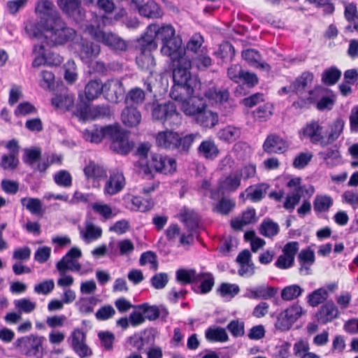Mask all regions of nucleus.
Instances as JSON below:
<instances>
[{"label": "nucleus", "mask_w": 358, "mask_h": 358, "mask_svg": "<svg viewBox=\"0 0 358 358\" xmlns=\"http://www.w3.org/2000/svg\"><path fill=\"white\" fill-rule=\"evenodd\" d=\"M41 157V151L40 148H35L32 149H25L24 155L22 157L23 162L29 166H32L38 162Z\"/></svg>", "instance_id": "obj_57"}, {"label": "nucleus", "mask_w": 358, "mask_h": 358, "mask_svg": "<svg viewBox=\"0 0 358 358\" xmlns=\"http://www.w3.org/2000/svg\"><path fill=\"white\" fill-rule=\"evenodd\" d=\"M273 105L266 103L257 107L252 111V116L255 121L263 122L270 118L273 114Z\"/></svg>", "instance_id": "obj_47"}, {"label": "nucleus", "mask_w": 358, "mask_h": 358, "mask_svg": "<svg viewBox=\"0 0 358 358\" xmlns=\"http://www.w3.org/2000/svg\"><path fill=\"white\" fill-rule=\"evenodd\" d=\"M20 164L18 156L4 154L1 156L0 167L4 171H15Z\"/></svg>", "instance_id": "obj_54"}, {"label": "nucleus", "mask_w": 358, "mask_h": 358, "mask_svg": "<svg viewBox=\"0 0 358 358\" xmlns=\"http://www.w3.org/2000/svg\"><path fill=\"white\" fill-rule=\"evenodd\" d=\"M103 93V83L99 79L90 80L85 85V96L88 102H90Z\"/></svg>", "instance_id": "obj_31"}, {"label": "nucleus", "mask_w": 358, "mask_h": 358, "mask_svg": "<svg viewBox=\"0 0 358 358\" xmlns=\"http://www.w3.org/2000/svg\"><path fill=\"white\" fill-rule=\"evenodd\" d=\"M198 273L194 268H180L176 271V278L177 282L182 285L195 284Z\"/></svg>", "instance_id": "obj_42"}, {"label": "nucleus", "mask_w": 358, "mask_h": 358, "mask_svg": "<svg viewBox=\"0 0 358 358\" xmlns=\"http://www.w3.org/2000/svg\"><path fill=\"white\" fill-rule=\"evenodd\" d=\"M182 38L179 35L162 43L161 52L170 58L171 61L185 57V52L182 48Z\"/></svg>", "instance_id": "obj_16"}, {"label": "nucleus", "mask_w": 358, "mask_h": 358, "mask_svg": "<svg viewBox=\"0 0 358 358\" xmlns=\"http://www.w3.org/2000/svg\"><path fill=\"white\" fill-rule=\"evenodd\" d=\"M329 297V293L325 288H318L310 293L308 298V303L312 307H316L325 301Z\"/></svg>", "instance_id": "obj_49"}, {"label": "nucleus", "mask_w": 358, "mask_h": 358, "mask_svg": "<svg viewBox=\"0 0 358 358\" xmlns=\"http://www.w3.org/2000/svg\"><path fill=\"white\" fill-rule=\"evenodd\" d=\"M204 95L210 101L223 103L228 101L230 94L227 89H218L216 87H212L204 92Z\"/></svg>", "instance_id": "obj_35"}, {"label": "nucleus", "mask_w": 358, "mask_h": 358, "mask_svg": "<svg viewBox=\"0 0 358 358\" xmlns=\"http://www.w3.org/2000/svg\"><path fill=\"white\" fill-rule=\"evenodd\" d=\"M60 10L68 17L76 22H81L85 17V11L82 8L81 0H57Z\"/></svg>", "instance_id": "obj_13"}, {"label": "nucleus", "mask_w": 358, "mask_h": 358, "mask_svg": "<svg viewBox=\"0 0 358 358\" xmlns=\"http://www.w3.org/2000/svg\"><path fill=\"white\" fill-rule=\"evenodd\" d=\"M137 164L139 173L147 179L154 178L155 173L173 174L177 169V162L174 158L159 153L151 154L147 160L138 161Z\"/></svg>", "instance_id": "obj_2"}, {"label": "nucleus", "mask_w": 358, "mask_h": 358, "mask_svg": "<svg viewBox=\"0 0 358 358\" xmlns=\"http://www.w3.org/2000/svg\"><path fill=\"white\" fill-rule=\"evenodd\" d=\"M126 185V179L123 173L119 170L109 171L103 192L105 195L113 196L122 192Z\"/></svg>", "instance_id": "obj_11"}, {"label": "nucleus", "mask_w": 358, "mask_h": 358, "mask_svg": "<svg viewBox=\"0 0 358 358\" xmlns=\"http://www.w3.org/2000/svg\"><path fill=\"white\" fill-rule=\"evenodd\" d=\"M242 57L248 63L249 65L255 68H259L268 72L271 66L266 62H261V55L259 51L249 48L242 52Z\"/></svg>", "instance_id": "obj_27"}, {"label": "nucleus", "mask_w": 358, "mask_h": 358, "mask_svg": "<svg viewBox=\"0 0 358 358\" xmlns=\"http://www.w3.org/2000/svg\"><path fill=\"white\" fill-rule=\"evenodd\" d=\"M166 129L164 131H159L155 136L156 145L163 149L176 151L180 154L189 153L194 141L201 138L199 133H192L184 134Z\"/></svg>", "instance_id": "obj_1"}, {"label": "nucleus", "mask_w": 358, "mask_h": 358, "mask_svg": "<svg viewBox=\"0 0 358 358\" xmlns=\"http://www.w3.org/2000/svg\"><path fill=\"white\" fill-rule=\"evenodd\" d=\"M145 99V92L140 87L131 88L126 96V101L131 104L139 105L143 103Z\"/></svg>", "instance_id": "obj_53"}, {"label": "nucleus", "mask_w": 358, "mask_h": 358, "mask_svg": "<svg viewBox=\"0 0 358 358\" xmlns=\"http://www.w3.org/2000/svg\"><path fill=\"white\" fill-rule=\"evenodd\" d=\"M51 103L56 108L66 111L73 106L74 99L72 95L66 93L56 94L52 99Z\"/></svg>", "instance_id": "obj_37"}, {"label": "nucleus", "mask_w": 358, "mask_h": 358, "mask_svg": "<svg viewBox=\"0 0 358 358\" xmlns=\"http://www.w3.org/2000/svg\"><path fill=\"white\" fill-rule=\"evenodd\" d=\"M151 33H148V27L144 34L136 40L135 50L138 54H152L157 48V43Z\"/></svg>", "instance_id": "obj_20"}, {"label": "nucleus", "mask_w": 358, "mask_h": 358, "mask_svg": "<svg viewBox=\"0 0 358 358\" xmlns=\"http://www.w3.org/2000/svg\"><path fill=\"white\" fill-rule=\"evenodd\" d=\"M197 152L207 159H215L220 153V150L212 138H207L201 141L197 148Z\"/></svg>", "instance_id": "obj_26"}, {"label": "nucleus", "mask_w": 358, "mask_h": 358, "mask_svg": "<svg viewBox=\"0 0 358 358\" xmlns=\"http://www.w3.org/2000/svg\"><path fill=\"white\" fill-rule=\"evenodd\" d=\"M263 150L268 154H284L287 152L289 144L286 140L276 134H269L264 141Z\"/></svg>", "instance_id": "obj_15"}, {"label": "nucleus", "mask_w": 358, "mask_h": 358, "mask_svg": "<svg viewBox=\"0 0 358 358\" xmlns=\"http://www.w3.org/2000/svg\"><path fill=\"white\" fill-rule=\"evenodd\" d=\"M236 51L233 45L229 41H224L220 46L215 55L223 61L231 62L235 57Z\"/></svg>", "instance_id": "obj_51"}, {"label": "nucleus", "mask_w": 358, "mask_h": 358, "mask_svg": "<svg viewBox=\"0 0 358 358\" xmlns=\"http://www.w3.org/2000/svg\"><path fill=\"white\" fill-rule=\"evenodd\" d=\"M194 121L202 129L208 130L214 128L218 124L219 115L217 113L206 108Z\"/></svg>", "instance_id": "obj_22"}, {"label": "nucleus", "mask_w": 358, "mask_h": 358, "mask_svg": "<svg viewBox=\"0 0 358 358\" xmlns=\"http://www.w3.org/2000/svg\"><path fill=\"white\" fill-rule=\"evenodd\" d=\"M54 8V4L51 1L43 0L39 1L36 7V11L40 13L43 16L44 19H47L49 17L59 16L58 15H52V10Z\"/></svg>", "instance_id": "obj_56"}, {"label": "nucleus", "mask_w": 358, "mask_h": 358, "mask_svg": "<svg viewBox=\"0 0 358 358\" xmlns=\"http://www.w3.org/2000/svg\"><path fill=\"white\" fill-rule=\"evenodd\" d=\"M98 337L100 340L101 346L106 351H110L113 348V343L115 340V335L108 331H100L98 334Z\"/></svg>", "instance_id": "obj_59"}, {"label": "nucleus", "mask_w": 358, "mask_h": 358, "mask_svg": "<svg viewBox=\"0 0 358 358\" xmlns=\"http://www.w3.org/2000/svg\"><path fill=\"white\" fill-rule=\"evenodd\" d=\"M151 115L154 120L173 129L178 128L182 124V115L171 101L164 103L153 101L151 103Z\"/></svg>", "instance_id": "obj_4"}, {"label": "nucleus", "mask_w": 358, "mask_h": 358, "mask_svg": "<svg viewBox=\"0 0 358 358\" xmlns=\"http://www.w3.org/2000/svg\"><path fill=\"white\" fill-rule=\"evenodd\" d=\"M332 205L333 200L327 195H317L313 201V208L316 213L328 211Z\"/></svg>", "instance_id": "obj_52"}, {"label": "nucleus", "mask_w": 358, "mask_h": 358, "mask_svg": "<svg viewBox=\"0 0 358 358\" xmlns=\"http://www.w3.org/2000/svg\"><path fill=\"white\" fill-rule=\"evenodd\" d=\"M323 129L324 127L318 120H312L299 131V136L301 140L308 139L313 144L320 143L324 146Z\"/></svg>", "instance_id": "obj_10"}, {"label": "nucleus", "mask_w": 358, "mask_h": 358, "mask_svg": "<svg viewBox=\"0 0 358 358\" xmlns=\"http://www.w3.org/2000/svg\"><path fill=\"white\" fill-rule=\"evenodd\" d=\"M240 291L239 287L236 284H230L228 282H222L217 289V292L222 296L234 297Z\"/></svg>", "instance_id": "obj_60"}, {"label": "nucleus", "mask_w": 358, "mask_h": 358, "mask_svg": "<svg viewBox=\"0 0 358 358\" xmlns=\"http://www.w3.org/2000/svg\"><path fill=\"white\" fill-rule=\"evenodd\" d=\"M147 27L148 33H151L150 34L153 36L155 40L157 38L162 41V43L176 36V30L171 24H164L159 27L157 23H152Z\"/></svg>", "instance_id": "obj_23"}, {"label": "nucleus", "mask_w": 358, "mask_h": 358, "mask_svg": "<svg viewBox=\"0 0 358 358\" xmlns=\"http://www.w3.org/2000/svg\"><path fill=\"white\" fill-rule=\"evenodd\" d=\"M113 124L104 127L98 126L96 124L86 129L83 132V137L87 141L94 143H100L103 138L108 139V130L112 127Z\"/></svg>", "instance_id": "obj_21"}, {"label": "nucleus", "mask_w": 358, "mask_h": 358, "mask_svg": "<svg viewBox=\"0 0 358 358\" xmlns=\"http://www.w3.org/2000/svg\"><path fill=\"white\" fill-rule=\"evenodd\" d=\"M53 179L58 186L68 188L72 185V176L66 170H60L56 172Z\"/></svg>", "instance_id": "obj_55"}, {"label": "nucleus", "mask_w": 358, "mask_h": 358, "mask_svg": "<svg viewBox=\"0 0 358 358\" xmlns=\"http://www.w3.org/2000/svg\"><path fill=\"white\" fill-rule=\"evenodd\" d=\"M70 338L72 349L79 357L85 358L92 355V350L86 344V334L81 329H75Z\"/></svg>", "instance_id": "obj_12"}, {"label": "nucleus", "mask_w": 358, "mask_h": 358, "mask_svg": "<svg viewBox=\"0 0 358 358\" xmlns=\"http://www.w3.org/2000/svg\"><path fill=\"white\" fill-rule=\"evenodd\" d=\"M313 78L314 76L312 72L308 71L302 72V73L296 78L291 83V90H292V93L297 94L298 92H303L308 85L312 83Z\"/></svg>", "instance_id": "obj_33"}, {"label": "nucleus", "mask_w": 358, "mask_h": 358, "mask_svg": "<svg viewBox=\"0 0 358 358\" xmlns=\"http://www.w3.org/2000/svg\"><path fill=\"white\" fill-rule=\"evenodd\" d=\"M87 30L90 36L97 42L101 43L112 49L124 51L127 45L124 40L118 37L112 32H106L101 30L99 27L94 25L87 27Z\"/></svg>", "instance_id": "obj_7"}, {"label": "nucleus", "mask_w": 358, "mask_h": 358, "mask_svg": "<svg viewBox=\"0 0 358 358\" xmlns=\"http://www.w3.org/2000/svg\"><path fill=\"white\" fill-rule=\"evenodd\" d=\"M338 308L333 301H327L318 309L315 317L319 324H326L339 317Z\"/></svg>", "instance_id": "obj_17"}, {"label": "nucleus", "mask_w": 358, "mask_h": 358, "mask_svg": "<svg viewBox=\"0 0 358 358\" xmlns=\"http://www.w3.org/2000/svg\"><path fill=\"white\" fill-rule=\"evenodd\" d=\"M278 288L271 286H258L249 291V296L254 299H270L278 293Z\"/></svg>", "instance_id": "obj_34"}, {"label": "nucleus", "mask_w": 358, "mask_h": 358, "mask_svg": "<svg viewBox=\"0 0 358 358\" xmlns=\"http://www.w3.org/2000/svg\"><path fill=\"white\" fill-rule=\"evenodd\" d=\"M122 83L118 80H108L103 83V94L108 101L117 102L121 94Z\"/></svg>", "instance_id": "obj_30"}, {"label": "nucleus", "mask_w": 358, "mask_h": 358, "mask_svg": "<svg viewBox=\"0 0 358 358\" xmlns=\"http://www.w3.org/2000/svg\"><path fill=\"white\" fill-rule=\"evenodd\" d=\"M236 203L233 199L222 197L213 208V211L222 215H227L233 210Z\"/></svg>", "instance_id": "obj_50"}, {"label": "nucleus", "mask_w": 358, "mask_h": 358, "mask_svg": "<svg viewBox=\"0 0 358 358\" xmlns=\"http://www.w3.org/2000/svg\"><path fill=\"white\" fill-rule=\"evenodd\" d=\"M15 307L21 314L22 313H30L36 308V303L31 301L29 299L22 298L14 301Z\"/></svg>", "instance_id": "obj_58"}, {"label": "nucleus", "mask_w": 358, "mask_h": 358, "mask_svg": "<svg viewBox=\"0 0 358 358\" xmlns=\"http://www.w3.org/2000/svg\"><path fill=\"white\" fill-rule=\"evenodd\" d=\"M345 121L342 118L336 119L330 126V132L327 140L324 139V146L336 141L343 133Z\"/></svg>", "instance_id": "obj_40"}, {"label": "nucleus", "mask_w": 358, "mask_h": 358, "mask_svg": "<svg viewBox=\"0 0 358 358\" xmlns=\"http://www.w3.org/2000/svg\"><path fill=\"white\" fill-rule=\"evenodd\" d=\"M303 292V289L299 285L293 284L285 286L280 293L281 299L285 301H290L299 298Z\"/></svg>", "instance_id": "obj_45"}, {"label": "nucleus", "mask_w": 358, "mask_h": 358, "mask_svg": "<svg viewBox=\"0 0 358 358\" xmlns=\"http://www.w3.org/2000/svg\"><path fill=\"white\" fill-rule=\"evenodd\" d=\"M46 22V19L41 17L39 22H29L25 25V31L29 36L31 38H41L42 36H45V28L44 23Z\"/></svg>", "instance_id": "obj_43"}, {"label": "nucleus", "mask_w": 358, "mask_h": 358, "mask_svg": "<svg viewBox=\"0 0 358 358\" xmlns=\"http://www.w3.org/2000/svg\"><path fill=\"white\" fill-rule=\"evenodd\" d=\"M27 201L25 198L22 199V203L26 206L27 209L33 215H41L43 213L42 203L40 199L37 198H29L27 199V203L25 204L24 201Z\"/></svg>", "instance_id": "obj_62"}, {"label": "nucleus", "mask_w": 358, "mask_h": 358, "mask_svg": "<svg viewBox=\"0 0 358 358\" xmlns=\"http://www.w3.org/2000/svg\"><path fill=\"white\" fill-rule=\"evenodd\" d=\"M195 87L196 85H192V83H174L171 89L170 96L183 103L193 96Z\"/></svg>", "instance_id": "obj_18"}, {"label": "nucleus", "mask_w": 358, "mask_h": 358, "mask_svg": "<svg viewBox=\"0 0 358 358\" xmlns=\"http://www.w3.org/2000/svg\"><path fill=\"white\" fill-rule=\"evenodd\" d=\"M84 173L88 180H99L107 178L106 170L103 166H101L94 162H90L84 169Z\"/></svg>", "instance_id": "obj_32"}, {"label": "nucleus", "mask_w": 358, "mask_h": 358, "mask_svg": "<svg viewBox=\"0 0 358 358\" xmlns=\"http://www.w3.org/2000/svg\"><path fill=\"white\" fill-rule=\"evenodd\" d=\"M110 149L117 154L127 155L134 148V143L129 140V131L122 129L118 123L113 124L108 130Z\"/></svg>", "instance_id": "obj_6"}, {"label": "nucleus", "mask_w": 358, "mask_h": 358, "mask_svg": "<svg viewBox=\"0 0 358 358\" xmlns=\"http://www.w3.org/2000/svg\"><path fill=\"white\" fill-rule=\"evenodd\" d=\"M242 174L238 172L231 173L225 176L223 178L219 180L217 190L211 191V198L214 199V195L217 192L224 194L226 192H236L241 184Z\"/></svg>", "instance_id": "obj_14"}, {"label": "nucleus", "mask_w": 358, "mask_h": 358, "mask_svg": "<svg viewBox=\"0 0 358 358\" xmlns=\"http://www.w3.org/2000/svg\"><path fill=\"white\" fill-rule=\"evenodd\" d=\"M179 220L186 227L187 231H195L200 222L199 215L194 210L187 208H183L179 213Z\"/></svg>", "instance_id": "obj_28"}, {"label": "nucleus", "mask_w": 358, "mask_h": 358, "mask_svg": "<svg viewBox=\"0 0 358 358\" xmlns=\"http://www.w3.org/2000/svg\"><path fill=\"white\" fill-rule=\"evenodd\" d=\"M204 42L203 37L199 34H194L187 43L186 49L194 53H196Z\"/></svg>", "instance_id": "obj_63"}, {"label": "nucleus", "mask_w": 358, "mask_h": 358, "mask_svg": "<svg viewBox=\"0 0 358 358\" xmlns=\"http://www.w3.org/2000/svg\"><path fill=\"white\" fill-rule=\"evenodd\" d=\"M136 62L142 71H150V73L156 64L152 54H138L136 57Z\"/></svg>", "instance_id": "obj_48"}, {"label": "nucleus", "mask_w": 358, "mask_h": 358, "mask_svg": "<svg viewBox=\"0 0 358 358\" xmlns=\"http://www.w3.org/2000/svg\"><path fill=\"white\" fill-rule=\"evenodd\" d=\"M43 26L47 43L52 46L71 41L76 35V31L69 27L60 16L49 17Z\"/></svg>", "instance_id": "obj_3"}, {"label": "nucleus", "mask_w": 358, "mask_h": 358, "mask_svg": "<svg viewBox=\"0 0 358 358\" xmlns=\"http://www.w3.org/2000/svg\"><path fill=\"white\" fill-rule=\"evenodd\" d=\"M302 314V307L298 304H294L279 313L275 322V327L282 331H287Z\"/></svg>", "instance_id": "obj_9"}, {"label": "nucleus", "mask_w": 358, "mask_h": 358, "mask_svg": "<svg viewBox=\"0 0 358 358\" xmlns=\"http://www.w3.org/2000/svg\"><path fill=\"white\" fill-rule=\"evenodd\" d=\"M100 52V46L92 42L85 41L82 43L80 49V59L84 62H88L96 57Z\"/></svg>", "instance_id": "obj_38"}, {"label": "nucleus", "mask_w": 358, "mask_h": 358, "mask_svg": "<svg viewBox=\"0 0 358 358\" xmlns=\"http://www.w3.org/2000/svg\"><path fill=\"white\" fill-rule=\"evenodd\" d=\"M139 14L147 18H160L164 13L159 6L154 1H148L143 5L136 4Z\"/></svg>", "instance_id": "obj_29"}, {"label": "nucleus", "mask_w": 358, "mask_h": 358, "mask_svg": "<svg viewBox=\"0 0 358 358\" xmlns=\"http://www.w3.org/2000/svg\"><path fill=\"white\" fill-rule=\"evenodd\" d=\"M173 83H192L196 85L195 80L192 78L189 69L191 62L186 57L171 61Z\"/></svg>", "instance_id": "obj_8"}, {"label": "nucleus", "mask_w": 358, "mask_h": 358, "mask_svg": "<svg viewBox=\"0 0 358 358\" xmlns=\"http://www.w3.org/2000/svg\"><path fill=\"white\" fill-rule=\"evenodd\" d=\"M193 62L199 70L203 71L211 66L212 59L208 55L203 53L202 50L201 53L194 58Z\"/></svg>", "instance_id": "obj_64"}, {"label": "nucleus", "mask_w": 358, "mask_h": 358, "mask_svg": "<svg viewBox=\"0 0 358 358\" xmlns=\"http://www.w3.org/2000/svg\"><path fill=\"white\" fill-rule=\"evenodd\" d=\"M131 208L143 213L150 210L154 207V201L152 199H145L140 196H133L131 200Z\"/></svg>", "instance_id": "obj_44"}, {"label": "nucleus", "mask_w": 358, "mask_h": 358, "mask_svg": "<svg viewBox=\"0 0 358 358\" xmlns=\"http://www.w3.org/2000/svg\"><path fill=\"white\" fill-rule=\"evenodd\" d=\"M227 330L234 337H241L245 334V324L238 320H231L227 326Z\"/></svg>", "instance_id": "obj_61"}, {"label": "nucleus", "mask_w": 358, "mask_h": 358, "mask_svg": "<svg viewBox=\"0 0 358 358\" xmlns=\"http://www.w3.org/2000/svg\"><path fill=\"white\" fill-rule=\"evenodd\" d=\"M279 231L278 224L268 218L264 220L259 226V233L264 237L273 238Z\"/></svg>", "instance_id": "obj_46"}, {"label": "nucleus", "mask_w": 358, "mask_h": 358, "mask_svg": "<svg viewBox=\"0 0 358 358\" xmlns=\"http://www.w3.org/2000/svg\"><path fill=\"white\" fill-rule=\"evenodd\" d=\"M269 185L266 183H259L255 186L250 185L245 189L247 199L253 203L261 201L264 197Z\"/></svg>", "instance_id": "obj_36"}, {"label": "nucleus", "mask_w": 358, "mask_h": 358, "mask_svg": "<svg viewBox=\"0 0 358 358\" xmlns=\"http://www.w3.org/2000/svg\"><path fill=\"white\" fill-rule=\"evenodd\" d=\"M45 341L44 336L31 334L18 338L15 342V346L21 355L27 357L43 358Z\"/></svg>", "instance_id": "obj_5"}, {"label": "nucleus", "mask_w": 358, "mask_h": 358, "mask_svg": "<svg viewBox=\"0 0 358 358\" xmlns=\"http://www.w3.org/2000/svg\"><path fill=\"white\" fill-rule=\"evenodd\" d=\"M205 336L209 342H227L229 336L224 329L220 327H208L205 331Z\"/></svg>", "instance_id": "obj_39"}, {"label": "nucleus", "mask_w": 358, "mask_h": 358, "mask_svg": "<svg viewBox=\"0 0 358 358\" xmlns=\"http://www.w3.org/2000/svg\"><path fill=\"white\" fill-rule=\"evenodd\" d=\"M184 113L194 120L199 114H200L207 105L203 98L192 96L182 105Z\"/></svg>", "instance_id": "obj_19"}, {"label": "nucleus", "mask_w": 358, "mask_h": 358, "mask_svg": "<svg viewBox=\"0 0 358 358\" xmlns=\"http://www.w3.org/2000/svg\"><path fill=\"white\" fill-rule=\"evenodd\" d=\"M141 113L134 106H127L121 114L123 124L129 128L136 127L141 122Z\"/></svg>", "instance_id": "obj_25"}, {"label": "nucleus", "mask_w": 358, "mask_h": 358, "mask_svg": "<svg viewBox=\"0 0 358 358\" xmlns=\"http://www.w3.org/2000/svg\"><path fill=\"white\" fill-rule=\"evenodd\" d=\"M341 75V71L336 66H332L324 70L322 73L321 80L325 85L332 86L340 80Z\"/></svg>", "instance_id": "obj_41"}, {"label": "nucleus", "mask_w": 358, "mask_h": 358, "mask_svg": "<svg viewBox=\"0 0 358 358\" xmlns=\"http://www.w3.org/2000/svg\"><path fill=\"white\" fill-rule=\"evenodd\" d=\"M199 282H201L200 285L196 288L192 287V290L196 294H206L212 290L215 278L210 272H200L196 279V283Z\"/></svg>", "instance_id": "obj_24"}]
</instances>
